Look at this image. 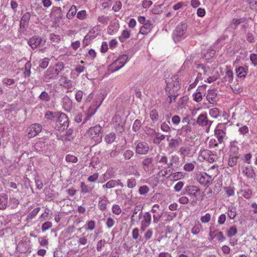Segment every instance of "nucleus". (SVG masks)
I'll return each instance as SVG.
<instances>
[{"instance_id": "1", "label": "nucleus", "mask_w": 257, "mask_h": 257, "mask_svg": "<svg viewBox=\"0 0 257 257\" xmlns=\"http://www.w3.org/2000/svg\"><path fill=\"white\" fill-rule=\"evenodd\" d=\"M105 98V95L102 93L96 94L93 99L92 104L89 107L87 115L85 117L83 123L89 120L90 118L97 111V109L102 104V102Z\"/></svg>"}, {"instance_id": "2", "label": "nucleus", "mask_w": 257, "mask_h": 257, "mask_svg": "<svg viewBox=\"0 0 257 257\" xmlns=\"http://www.w3.org/2000/svg\"><path fill=\"white\" fill-rule=\"evenodd\" d=\"M64 66L63 62H59L54 65H51L46 71L44 78L46 80L50 79H56L59 73L63 70Z\"/></svg>"}, {"instance_id": "3", "label": "nucleus", "mask_w": 257, "mask_h": 257, "mask_svg": "<svg viewBox=\"0 0 257 257\" xmlns=\"http://www.w3.org/2000/svg\"><path fill=\"white\" fill-rule=\"evenodd\" d=\"M187 25L185 22L179 23L174 30L172 37L175 43L184 40L187 36Z\"/></svg>"}, {"instance_id": "4", "label": "nucleus", "mask_w": 257, "mask_h": 257, "mask_svg": "<svg viewBox=\"0 0 257 257\" xmlns=\"http://www.w3.org/2000/svg\"><path fill=\"white\" fill-rule=\"evenodd\" d=\"M46 41L40 37L33 36L28 41L29 45L34 50L39 48L41 52H45L46 51V48L44 47Z\"/></svg>"}, {"instance_id": "5", "label": "nucleus", "mask_w": 257, "mask_h": 257, "mask_svg": "<svg viewBox=\"0 0 257 257\" xmlns=\"http://www.w3.org/2000/svg\"><path fill=\"white\" fill-rule=\"evenodd\" d=\"M101 130L102 127L99 124L91 127L87 132L88 136L90 140L93 141L95 143H99L102 141Z\"/></svg>"}, {"instance_id": "6", "label": "nucleus", "mask_w": 257, "mask_h": 257, "mask_svg": "<svg viewBox=\"0 0 257 257\" xmlns=\"http://www.w3.org/2000/svg\"><path fill=\"white\" fill-rule=\"evenodd\" d=\"M128 60V57L126 55L120 56L114 62L110 64L108 67V71L111 72H115L124 66Z\"/></svg>"}, {"instance_id": "7", "label": "nucleus", "mask_w": 257, "mask_h": 257, "mask_svg": "<svg viewBox=\"0 0 257 257\" xmlns=\"http://www.w3.org/2000/svg\"><path fill=\"white\" fill-rule=\"evenodd\" d=\"M179 77L178 75H174L170 78L166 80L167 91L170 94L177 92L180 88V84L179 82Z\"/></svg>"}, {"instance_id": "8", "label": "nucleus", "mask_w": 257, "mask_h": 257, "mask_svg": "<svg viewBox=\"0 0 257 257\" xmlns=\"http://www.w3.org/2000/svg\"><path fill=\"white\" fill-rule=\"evenodd\" d=\"M139 219L141 225V230L142 231H144L151 223L152 216L149 212H145L143 213L141 210L139 214Z\"/></svg>"}, {"instance_id": "9", "label": "nucleus", "mask_w": 257, "mask_h": 257, "mask_svg": "<svg viewBox=\"0 0 257 257\" xmlns=\"http://www.w3.org/2000/svg\"><path fill=\"white\" fill-rule=\"evenodd\" d=\"M69 125L67 116L64 113L59 114L56 120L55 128L59 131H64Z\"/></svg>"}, {"instance_id": "10", "label": "nucleus", "mask_w": 257, "mask_h": 257, "mask_svg": "<svg viewBox=\"0 0 257 257\" xmlns=\"http://www.w3.org/2000/svg\"><path fill=\"white\" fill-rule=\"evenodd\" d=\"M213 121L210 120L207 116L206 112L200 114L196 119V123L199 126L206 127V132L208 133Z\"/></svg>"}, {"instance_id": "11", "label": "nucleus", "mask_w": 257, "mask_h": 257, "mask_svg": "<svg viewBox=\"0 0 257 257\" xmlns=\"http://www.w3.org/2000/svg\"><path fill=\"white\" fill-rule=\"evenodd\" d=\"M226 127L224 123H219L215 128L214 135L219 143L223 142L226 137Z\"/></svg>"}, {"instance_id": "12", "label": "nucleus", "mask_w": 257, "mask_h": 257, "mask_svg": "<svg viewBox=\"0 0 257 257\" xmlns=\"http://www.w3.org/2000/svg\"><path fill=\"white\" fill-rule=\"evenodd\" d=\"M186 194L190 197H193L197 198L200 195L201 190L200 188L195 185L186 186L184 189Z\"/></svg>"}, {"instance_id": "13", "label": "nucleus", "mask_w": 257, "mask_h": 257, "mask_svg": "<svg viewBox=\"0 0 257 257\" xmlns=\"http://www.w3.org/2000/svg\"><path fill=\"white\" fill-rule=\"evenodd\" d=\"M196 179L200 185L206 186L210 184L211 177L205 172H201L197 175Z\"/></svg>"}, {"instance_id": "14", "label": "nucleus", "mask_w": 257, "mask_h": 257, "mask_svg": "<svg viewBox=\"0 0 257 257\" xmlns=\"http://www.w3.org/2000/svg\"><path fill=\"white\" fill-rule=\"evenodd\" d=\"M28 136L31 138L37 136L42 131V126L38 123L32 124L27 128Z\"/></svg>"}, {"instance_id": "15", "label": "nucleus", "mask_w": 257, "mask_h": 257, "mask_svg": "<svg viewBox=\"0 0 257 257\" xmlns=\"http://www.w3.org/2000/svg\"><path fill=\"white\" fill-rule=\"evenodd\" d=\"M153 213V222L158 223L162 216V212H161L160 206L157 204H154L151 210Z\"/></svg>"}, {"instance_id": "16", "label": "nucleus", "mask_w": 257, "mask_h": 257, "mask_svg": "<svg viewBox=\"0 0 257 257\" xmlns=\"http://www.w3.org/2000/svg\"><path fill=\"white\" fill-rule=\"evenodd\" d=\"M199 157L210 163L213 162L215 160V156L213 152L208 150H201L199 153Z\"/></svg>"}, {"instance_id": "17", "label": "nucleus", "mask_w": 257, "mask_h": 257, "mask_svg": "<svg viewBox=\"0 0 257 257\" xmlns=\"http://www.w3.org/2000/svg\"><path fill=\"white\" fill-rule=\"evenodd\" d=\"M17 250L20 253L30 251V241L27 239L22 240L18 244Z\"/></svg>"}, {"instance_id": "18", "label": "nucleus", "mask_w": 257, "mask_h": 257, "mask_svg": "<svg viewBox=\"0 0 257 257\" xmlns=\"http://www.w3.org/2000/svg\"><path fill=\"white\" fill-rule=\"evenodd\" d=\"M119 23L118 20L114 19L112 20L107 28V33L110 35L115 34L119 30Z\"/></svg>"}, {"instance_id": "19", "label": "nucleus", "mask_w": 257, "mask_h": 257, "mask_svg": "<svg viewBox=\"0 0 257 257\" xmlns=\"http://www.w3.org/2000/svg\"><path fill=\"white\" fill-rule=\"evenodd\" d=\"M149 150V146L146 142H139L137 145L136 152L137 153L145 155L146 154Z\"/></svg>"}, {"instance_id": "20", "label": "nucleus", "mask_w": 257, "mask_h": 257, "mask_svg": "<svg viewBox=\"0 0 257 257\" xmlns=\"http://www.w3.org/2000/svg\"><path fill=\"white\" fill-rule=\"evenodd\" d=\"M61 104L63 109L66 111H70L72 108V101L67 95H65L61 100Z\"/></svg>"}, {"instance_id": "21", "label": "nucleus", "mask_w": 257, "mask_h": 257, "mask_svg": "<svg viewBox=\"0 0 257 257\" xmlns=\"http://www.w3.org/2000/svg\"><path fill=\"white\" fill-rule=\"evenodd\" d=\"M115 186L123 187L124 184L121 182L120 180H110L102 186V188L104 189H111Z\"/></svg>"}, {"instance_id": "22", "label": "nucleus", "mask_w": 257, "mask_h": 257, "mask_svg": "<svg viewBox=\"0 0 257 257\" xmlns=\"http://www.w3.org/2000/svg\"><path fill=\"white\" fill-rule=\"evenodd\" d=\"M242 173L248 178H253L255 176V173L251 166L242 167Z\"/></svg>"}, {"instance_id": "23", "label": "nucleus", "mask_w": 257, "mask_h": 257, "mask_svg": "<svg viewBox=\"0 0 257 257\" xmlns=\"http://www.w3.org/2000/svg\"><path fill=\"white\" fill-rule=\"evenodd\" d=\"M60 85L68 89L71 88L74 86L73 82L64 76H61L59 80Z\"/></svg>"}, {"instance_id": "24", "label": "nucleus", "mask_w": 257, "mask_h": 257, "mask_svg": "<svg viewBox=\"0 0 257 257\" xmlns=\"http://www.w3.org/2000/svg\"><path fill=\"white\" fill-rule=\"evenodd\" d=\"M107 203H109V201L105 196H102L99 198L98 206L100 210H106Z\"/></svg>"}, {"instance_id": "25", "label": "nucleus", "mask_w": 257, "mask_h": 257, "mask_svg": "<svg viewBox=\"0 0 257 257\" xmlns=\"http://www.w3.org/2000/svg\"><path fill=\"white\" fill-rule=\"evenodd\" d=\"M153 25L150 21H147L140 28V33L143 35H146L148 34L152 29Z\"/></svg>"}, {"instance_id": "26", "label": "nucleus", "mask_w": 257, "mask_h": 257, "mask_svg": "<svg viewBox=\"0 0 257 257\" xmlns=\"http://www.w3.org/2000/svg\"><path fill=\"white\" fill-rule=\"evenodd\" d=\"M239 150V144L238 142L234 141L230 142L229 154L238 155Z\"/></svg>"}, {"instance_id": "27", "label": "nucleus", "mask_w": 257, "mask_h": 257, "mask_svg": "<svg viewBox=\"0 0 257 257\" xmlns=\"http://www.w3.org/2000/svg\"><path fill=\"white\" fill-rule=\"evenodd\" d=\"M217 94L214 89L208 90L206 95L207 100L211 104H214L216 102Z\"/></svg>"}, {"instance_id": "28", "label": "nucleus", "mask_w": 257, "mask_h": 257, "mask_svg": "<svg viewBox=\"0 0 257 257\" xmlns=\"http://www.w3.org/2000/svg\"><path fill=\"white\" fill-rule=\"evenodd\" d=\"M182 142V140L180 137H178L175 139H172L169 142V147L173 150H176V149L181 144Z\"/></svg>"}, {"instance_id": "29", "label": "nucleus", "mask_w": 257, "mask_h": 257, "mask_svg": "<svg viewBox=\"0 0 257 257\" xmlns=\"http://www.w3.org/2000/svg\"><path fill=\"white\" fill-rule=\"evenodd\" d=\"M248 67L239 66L235 69V72L237 77L245 78L248 73Z\"/></svg>"}, {"instance_id": "30", "label": "nucleus", "mask_w": 257, "mask_h": 257, "mask_svg": "<svg viewBox=\"0 0 257 257\" xmlns=\"http://www.w3.org/2000/svg\"><path fill=\"white\" fill-rule=\"evenodd\" d=\"M52 14L54 16L55 21H58L63 17V14L60 7H54L52 8Z\"/></svg>"}, {"instance_id": "31", "label": "nucleus", "mask_w": 257, "mask_h": 257, "mask_svg": "<svg viewBox=\"0 0 257 257\" xmlns=\"http://www.w3.org/2000/svg\"><path fill=\"white\" fill-rule=\"evenodd\" d=\"M112 124L113 126L117 129V128L122 129L123 122L121 120V118L119 115H115L112 118Z\"/></svg>"}, {"instance_id": "32", "label": "nucleus", "mask_w": 257, "mask_h": 257, "mask_svg": "<svg viewBox=\"0 0 257 257\" xmlns=\"http://www.w3.org/2000/svg\"><path fill=\"white\" fill-rule=\"evenodd\" d=\"M184 177V173L181 172H177L170 174L167 178L171 181H177L181 179Z\"/></svg>"}, {"instance_id": "33", "label": "nucleus", "mask_w": 257, "mask_h": 257, "mask_svg": "<svg viewBox=\"0 0 257 257\" xmlns=\"http://www.w3.org/2000/svg\"><path fill=\"white\" fill-rule=\"evenodd\" d=\"M202 229V225L199 221H195L191 228V232L194 235L198 234Z\"/></svg>"}, {"instance_id": "34", "label": "nucleus", "mask_w": 257, "mask_h": 257, "mask_svg": "<svg viewBox=\"0 0 257 257\" xmlns=\"http://www.w3.org/2000/svg\"><path fill=\"white\" fill-rule=\"evenodd\" d=\"M8 204V196L5 193L0 194V209H5Z\"/></svg>"}, {"instance_id": "35", "label": "nucleus", "mask_w": 257, "mask_h": 257, "mask_svg": "<svg viewBox=\"0 0 257 257\" xmlns=\"http://www.w3.org/2000/svg\"><path fill=\"white\" fill-rule=\"evenodd\" d=\"M195 67L198 69L202 70L203 74L205 75L212 74V70L208 66H204L201 64H197L195 65Z\"/></svg>"}, {"instance_id": "36", "label": "nucleus", "mask_w": 257, "mask_h": 257, "mask_svg": "<svg viewBox=\"0 0 257 257\" xmlns=\"http://www.w3.org/2000/svg\"><path fill=\"white\" fill-rule=\"evenodd\" d=\"M41 208L40 207H37L34 209L31 212L29 213L26 217V220L28 222L31 221L33 219H34L39 212L40 211Z\"/></svg>"}, {"instance_id": "37", "label": "nucleus", "mask_w": 257, "mask_h": 257, "mask_svg": "<svg viewBox=\"0 0 257 257\" xmlns=\"http://www.w3.org/2000/svg\"><path fill=\"white\" fill-rule=\"evenodd\" d=\"M131 36V32L127 29L123 30L121 35L118 37V40L121 42H124L127 39H128Z\"/></svg>"}, {"instance_id": "38", "label": "nucleus", "mask_w": 257, "mask_h": 257, "mask_svg": "<svg viewBox=\"0 0 257 257\" xmlns=\"http://www.w3.org/2000/svg\"><path fill=\"white\" fill-rule=\"evenodd\" d=\"M238 159V155H234L229 154V159L228 161V165L230 167L235 166L237 163Z\"/></svg>"}, {"instance_id": "39", "label": "nucleus", "mask_w": 257, "mask_h": 257, "mask_svg": "<svg viewBox=\"0 0 257 257\" xmlns=\"http://www.w3.org/2000/svg\"><path fill=\"white\" fill-rule=\"evenodd\" d=\"M77 13V8L75 5H72L66 14V17L68 19H72Z\"/></svg>"}, {"instance_id": "40", "label": "nucleus", "mask_w": 257, "mask_h": 257, "mask_svg": "<svg viewBox=\"0 0 257 257\" xmlns=\"http://www.w3.org/2000/svg\"><path fill=\"white\" fill-rule=\"evenodd\" d=\"M116 139V135L114 133H110L106 134L104 137V141L107 144H112Z\"/></svg>"}, {"instance_id": "41", "label": "nucleus", "mask_w": 257, "mask_h": 257, "mask_svg": "<svg viewBox=\"0 0 257 257\" xmlns=\"http://www.w3.org/2000/svg\"><path fill=\"white\" fill-rule=\"evenodd\" d=\"M95 226L96 223L94 220H89L86 222L83 228L86 231H92L95 228Z\"/></svg>"}, {"instance_id": "42", "label": "nucleus", "mask_w": 257, "mask_h": 257, "mask_svg": "<svg viewBox=\"0 0 257 257\" xmlns=\"http://www.w3.org/2000/svg\"><path fill=\"white\" fill-rule=\"evenodd\" d=\"M233 80V73L232 70H228L225 72L224 81L228 83H231Z\"/></svg>"}, {"instance_id": "43", "label": "nucleus", "mask_w": 257, "mask_h": 257, "mask_svg": "<svg viewBox=\"0 0 257 257\" xmlns=\"http://www.w3.org/2000/svg\"><path fill=\"white\" fill-rule=\"evenodd\" d=\"M80 188L81 190V192L83 194H86L90 193L93 190V187L87 185L84 182H81L80 185Z\"/></svg>"}, {"instance_id": "44", "label": "nucleus", "mask_w": 257, "mask_h": 257, "mask_svg": "<svg viewBox=\"0 0 257 257\" xmlns=\"http://www.w3.org/2000/svg\"><path fill=\"white\" fill-rule=\"evenodd\" d=\"M212 75L208 77L205 82L208 83H211L216 80H217L219 78V74L218 71L215 72L214 73H212Z\"/></svg>"}, {"instance_id": "45", "label": "nucleus", "mask_w": 257, "mask_h": 257, "mask_svg": "<svg viewBox=\"0 0 257 257\" xmlns=\"http://www.w3.org/2000/svg\"><path fill=\"white\" fill-rule=\"evenodd\" d=\"M190 147L187 146L182 147L179 150L180 155L184 157L189 156L190 154Z\"/></svg>"}, {"instance_id": "46", "label": "nucleus", "mask_w": 257, "mask_h": 257, "mask_svg": "<svg viewBox=\"0 0 257 257\" xmlns=\"http://www.w3.org/2000/svg\"><path fill=\"white\" fill-rule=\"evenodd\" d=\"M237 232V228L235 226H232L226 231L227 236L231 238L236 234Z\"/></svg>"}, {"instance_id": "47", "label": "nucleus", "mask_w": 257, "mask_h": 257, "mask_svg": "<svg viewBox=\"0 0 257 257\" xmlns=\"http://www.w3.org/2000/svg\"><path fill=\"white\" fill-rule=\"evenodd\" d=\"M227 215L229 218L231 219H233L235 218L236 215V209L233 206H230L227 209Z\"/></svg>"}, {"instance_id": "48", "label": "nucleus", "mask_w": 257, "mask_h": 257, "mask_svg": "<svg viewBox=\"0 0 257 257\" xmlns=\"http://www.w3.org/2000/svg\"><path fill=\"white\" fill-rule=\"evenodd\" d=\"M50 62V59L45 57L39 61V67L44 69L47 67Z\"/></svg>"}, {"instance_id": "49", "label": "nucleus", "mask_w": 257, "mask_h": 257, "mask_svg": "<svg viewBox=\"0 0 257 257\" xmlns=\"http://www.w3.org/2000/svg\"><path fill=\"white\" fill-rule=\"evenodd\" d=\"M193 100L196 102H200L203 99L202 95L200 91L196 90V92L192 95Z\"/></svg>"}, {"instance_id": "50", "label": "nucleus", "mask_w": 257, "mask_h": 257, "mask_svg": "<svg viewBox=\"0 0 257 257\" xmlns=\"http://www.w3.org/2000/svg\"><path fill=\"white\" fill-rule=\"evenodd\" d=\"M152 159L151 158H147L144 159L142 162L144 169L146 171H149V167L152 163Z\"/></svg>"}, {"instance_id": "51", "label": "nucleus", "mask_w": 257, "mask_h": 257, "mask_svg": "<svg viewBox=\"0 0 257 257\" xmlns=\"http://www.w3.org/2000/svg\"><path fill=\"white\" fill-rule=\"evenodd\" d=\"M31 15L30 13L29 12H26L22 16L21 19V21L20 23V25L21 26L22 24H26L28 23L30 18H31Z\"/></svg>"}, {"instance_id": "52", "label": "nucleus", "mask_w": 257, "mask_h": 257, "mask_svg": "<svg viewBox=\"0 0 257 257\" xmlns=\"http://www.w3.org/2000/svg\"><path fill=\"white\" fill-rule=\"evenodd\" d=\"M31 64L30 62H27L25 65V71L24 72L25 77H29L31 75Z\"/></svg>"}, {"instance_id": "53", "label": "nucleus", "mask_w": 257, "mask_h": 257, "mask_svg": "<svg viewBox=\"0 0 257 257\" xmlns=\"http://www.w3.org/2000/svg\"><path fill=\"white\" fill-rule=\"evenodd\" d=\"M87 14L85 10L79 11L76 14V17L80 20H84L87 18Z\"/></svg>"}, {"instance_id": "54", "label": "nucleus", "mask_w": 257, "mask_h": 257, "mask_svg": "<svg viewBox=\"0 0 257 257\" xmlns=\"http://www.w3.org/2000/svg\"><path fill=\"white\" fill-rule=\"evenodd\" d=\"M224 190L228 197L233 196L234 195L235 189L231 186L224 187Z\"/></svg>"}, {"instance_id": "55", "label": "nucleus", "mask_w": 257, "mask_h": 257, "mask_svg": "<svg viewBox=\"0 0 257 257\" xmlns=\"http://www.w3.org/2000/svg\"><path fill=\"white\" fill-rule=\"evenodd\" d=\"M219 109L216 107L212 108L209 110V114L213 118H217L219 115Z\"/></svg>"}, {"instance_id": "56", "label": "nucleus", "mask_w": 257, "mask_h": 257, "mask_svg": "<svg viewBox=\"0 0 257 257\" xmlns=\"http://www.w3.org/2000/svg\"><path fill=\"white\" fill-rule=\"evenodd\" d=\"M122 8V4L121 2L119 1H117L114 2L113 5L112 6V10L114 12H118L120 11V10Z\"/></svg>"}, {"instance_id": "57", "label": "nucleus", "mask_w": 257, "mask_h": 257, "mask_svg": "<svg viewBox=\"0 0 257 257\" xmlns=\"http://www.w3.org/2000/svg\"><path fill=\"white\" fill-rule=\"evenodd\" d=\"M211 214L207 213L204 215L201 216L200 221L202 223H208L211 220Z\"/></svg>"}, {"instance_id": "58", "label": "nucleus", "mask_w": 257, "mask_h": 257, "mask_svg": "<svg viewBox=\"0 0 257 257\" xmlns=\"http://www.w3.org/2000/svg\"><path fill=\"white\" fill-rule=\"evenodd\" d=\"M39 98L42 101H46V102L49 101L50 100V95L48 94V93L47 92H46L45 91L42 92V93H41V94L39 96Z\"/></svg>"}, {"instance_id": "59", "label": "nucleus", "mask_w": 257, "mask_h": 257, "mask_svg": "<svg viewBox=\"0 0 257 257\" xmlns=\"http://www.w3.org/2000/svg\"><path fill=\"white\" fill-rule=\"evenodd\" d=\"M106 243L105 239H102L99 240L96 244V249L98 251H101L102 249V247L104 246Z\"/></svg>"}, {"instance_id": "60", "label": "nucleus", "mask_w": 257, "mask_h": 257, "mask_svg": "<svg viewBox=\"0 0 257 257\" xmlns=\"http://www.w3.org/2000/svg\"><path fill=\"white\" fill-rule=\"evenodd\" d=\"M19 200L16 198H12L10 200V204L12 208H16L18 207L19 204Z\"/></svg>"}, {"instance_id": "61", "label": "nucleus", "mask_w": 257, "mask_h": 257, "mask_svg": "<svg viewBox=\"0 0 257 257\" xmlns=\"http://www.w3.org/2000/svg\"><path fill=\"white\" fill-rule=\"evenodd\" d=\"M121 209L118 204H114L112 207V212L116 215H119L121 212Z\"/></svg>"}, {"instance_id": "62", "label": "nucleus", "mask_w": 257, "mask_h": 257, "mask_svg": "<svg viewBox=\"0 0 257 257\" xmlns=\"http://www.w3.org/2000/svg\"><path fill=\"white\" fill-rule=\"evenodd\" d=\"M52 223L51 222L46 221V222H44L42 225V227H41L42 231L44 232L46 231V230L51 228L52 227Z\"/></svg>"}, {"instance_id": "63", "label": "nucleus", "mask_w": 257, "mask_h": 257, "mask_svg": "<svg viewBox=\"0 0 257 257\" xmlns=\"http://www.w3.org/2000/svg\"><path fill=\"white\" fill-rule=\"evenodd\" d=\"M242 195L246 199H249L252 195V192L249 189L241 190Z\"/></svg>"}, {"instance_id": "64", "label": "nucleus", "mask_w": 257, "mask_h": 257, "mask_svg": "<svg viewBox=\"0 0 257 257\" xmlns=\"http://www.w3.org/2000/svg\"><path fill=\"white\" fill-rule=\"evenodd\" d=\"M249 59L254 66H257V54L252 53L249 56Z\"/></svg>"}]
</instances>
